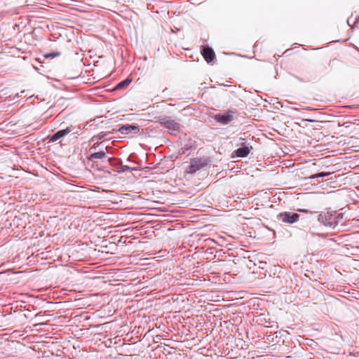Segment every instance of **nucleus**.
Returning a JSON list of instances; mask_svg holds the SVG:
<instances>
[{
    "instance_id": "nucleus-2",
    "label": "nucleus",
    "mask_w": 359,
    "mask_h": 359,
    "mask_svg": "<svg viewBox=\"0 0 359 359\" xmlns=\"http://www.w3.org/2000/svg\"><path fill=\"white\" fill-rule=\"evenodd\" d=\"M63 42L64 39L61 38H57L55 41L49 39L48 42L46 41V48H48V51L46 52V59H53L59 57L62 53Z\"/></svg>"
},
{
    "instance_id": "nucleus-7",
    "label": "nucleus",
    "mask_w": 359,
    "mask_h": 359,
    "mask_svg": "<svg viewBox=\"0 0 359 359\" xmlns=\"http://www.w3.org/2000/svg\"><path fill=\"white\" fill-rule=\"evenodd\" d=\"M214 118L217 122L222 125H226L233 120L234 112L229 111L224 114H217L215 115Z\"/></svg>"
},
{
    "instance_id": "nucleus-4",
    "label": "nucleus",
    "mask_w": 359,
    "mask_h": 359,
    "mask_svg": "<svg viewBox=\"0 0 359 359\" xmlns=\"http://www.w3.org/2000/svg\"><path fill=\"white\" fill-rule=\"evenodd\" d=\"M161 126L167 128L169 133L173 135H177L181 129V125L170 117L164 116L159 119Z\"/></svg>"
},
{
    "instance_id": "nucleus-14",
    "label": "nucleus",
    "mask_w": 359,
    "mask_h": 359,
    "mask_svg": "<svg viewBox=\"0 0 359 359\" xmlns=\"http://www.w3.org/2000/svg\"><path fill=\"white\" fill-rule=\"evenodd\" d=\"M330 175H331V172H318L317 174H314V175H311L309 179L310 180H313V179H316V178H318V177H327V176H329Z\"/></svg>"
},
{
    "instance_id": "nucleus-6",
    "label": "nucleus",
    "mask_w": 359,
    "mask_h": 359,
    "mask_svg": "<svg viewBox=\"0 0 359 359\" xmlns=\"http://www.w3.org/2000/svg\"><path fill=\"white\" fill-rule=\"evenodd\" d=\"M299 215L292 212H283L277 215V218L284 223L294 224L299 219Z\"/></svg>"
},
{
    "instance_id": "nucleus-19",
    "label": "nucleus",
    "mask_w": 359,
    "mask_h": 359,
    "mask_svg": "<svg viewBox=\"0 0 359 359\" xmlns=\"http://www.w3.org/2000/svg\"><path fill=\"white\" fill-rule=\"evenodd\" d=\"M33 67H34V69H35L36 70H37L38 72H39V71H40V68H39L36 65L34 64V65H33Z\"/></svg>"
},
{
    "instance_id": "nucleus-10",
    "label": "nucleus",
    "mask_w": 359,
    "mask_h": 359,
    "mask_svg": "<svg viewBox=\"0 0 359 359\" xmlns=\"http://www.w3.org/2000/svg\"><path fill=\"white\" fill-rule=\"evenodd\" d=\"M118 131L123 135L137 134L140 132V128L137 125H123L119 128Z\"/></svg>"
},
{
    "instance_id": "nucleus-13",
    "label": "nucleus",
    "mask_w": 359,
    "mask_h": 359,
    "mask_svg": "<svg viewBox=\"0 0 359 359\" xmlns=\"http://www.w3.org/2000/svg\"><path fill=\"white\" fill-rule=\"evenodd\" d=\"M131 81H132L131 79H129L122 81L121 82H120L119 83L117 84L116 89L119 90V89L126 88L129 86V84L131 83Z\"/></svg>"
},
{
    "instance_id": "nucleus-16",
    "label": "nucleus",
    "mask_w": 359,
    "mask_h": 359,
    "mask_svg": "<svg viewBox=\"0 0 359 359\" xmlns=\"http://www.w3.org/2000/svg\"><path fill=\"white\" fill-rule=\"evenodd\" d=\"M106 135H107L106 133H100L97 134V135H95L93 137V140H100L103 139L104 137H105Z\"/></svg>"
},
{
    "instance_id": "nucleus-8",
    "label": "nucleus",
    "mask_w": 359,
    "mask_h": 359,
    "mask_svg": "<svg viewBox=\"0 0 359 359\" xmlns=\"http://www.w3.org/2000/svg\"><path fill=\"white\" fill-rule=\"evenodd\" d=\"M204 165V163L202 161L201 159L199 158H194L192 159L190 165L187 168V172L188 173H194L197 170H199L201 169Z\"/></svg>"
},
{
    "instance_id": "nucleus-12",
    "label": "nucleus",
    "mask_w": 359,
    "mask_h": 359,
    "mask_svg": "<svg viewBox=\"0 0 359 359\" xmlns=\"http://www.w3.org/2000/svg\"><path fill=\"white\" fill-rule=\"evenodd\" d=\"M106 156V153L104 151H99V152H94L92 153L90 156L88 158V160H93V159H102Z\"/></svg>"
},
{
    "instance_id": "nucleus-20",
    "label": "nucleus",
    "mask_w": 359,
    "mask_h": 359,
    "mask_svg": "<svg viewBox=\"0 0 359 359\" xmlns=\"http://www.w3.org/2000/svg\"><path fill=\"white\" fill-rule=\"evenodd\" d=\"M100 144L99 143H95L93 144V146L90 148V150L93 149H95L97 146H98Z\"/></svg>"
},
{
    "instance_id": "nucleus-17",
    "label": "nucleus",
    "mask_w": 359,
    "mask_h": 359,
    "mask_svg": "<svg viewBox=\"0 0 359 359\" xmlns=\"http://www.w3.org/2000/svg\"><path fill=\"white\" fill-rule=\"evenodd\" d=\"M297 78L299 81H301L309 82V81H311V79H310V78H309V77H307V78H306V79H300V78H299V77H297Z\"/></svg>"
},
{
    "instance_id": "nucleus-5",
    "label": "nucleus",
    "mask_w": 359,
    "mask_h": 359,
    "mask_svg": "<svg viewBox=\"0 0 359 359\" xmlns=\"http://www.w3.org/2000/svg\"><path fill=\"white\" fill-rule=\"evenodd\" d=\"M238 141L237 146H238L239 148L233 151V157H246L252 149V147L247 139L240 137Z\"/></svg>"
},
{
    "instance_id": "nucleus-1",
    "label": "nucleus",
    "mask_w": 359,
    "mask_h": 359,
    "mask_svg": "<svg viewBox=\"0 0 359 359\" xmlns=\"http://www.w3.org/2000/svg\"><path fill=\"white\" fill-rule=\"evenodd\" d=\"M343 217V213L336 211L322 212L318 215V220L324 226L334 229L342 220Z\"/></svg>"
},
{
    "instance_id": "nucleus-21",
    "label": "nucleus",
    "mask_w": 359,
    "mask_h": 359,
    "mask_svg": "<svg viewBox=\"0 0 359 359\" xmlns=\"http://www.w3.org/2000/svg\"><path fill=\"white\" fill-rule=\"evenodd\" d=\"M47 303H48L50 306H52V305L53 304V302H48Z\"/></svg>"
},
{
    "instance_id": "nucleus-15",
    "label": "nucleus",
    "mask_w": 359,
    "mask_h": 359,
    "mask_svg": "<svg viewBox=\"0 0 359 359\" xmlns=\"http://www.w3.org/2000/svg\"><path fill=\"white\" fill-rule=\"evenodd\" d=\"M51 315H47L46 314V322L49 321L50 319H47V318H50ZM55 329L53 327V325H50L48 323H46V333L48 334L49 332H52Z\"/></svg>"
},
{
    "instance_id": "nucleus-22",
    "label": "nucleus",
    "mask_w": 359,
    "mask_h": 359,
    "mask_svg": "<svg viewBox=\"0 0 359 359\" xmlns=\"http://www.w3.org/2000/svg\"><path fill=\"white\" fill-rule=\"evenodd\" d=\"M36 61L38 63H42L41 62H39V59H36Z\"/></svg>"
},
{
    "instance_id": "nucleus-11",
    "label": "nucleus",
    "mask_w": 359,
    "mask_h": 359,
    "mask_svg": "<svg viewBox=\"0 0 359 359\" xmlns=\"http://www.w3.org/2000/svg\"><path fill=\"white\" fill-rule=\"evenodd\" d=\"M202 55L208 63L211 62L215 57V54L213 50L208 47H204L202 50Z\"/></svg>"
},
{
    "instance_id": "nucleus-9",
    "label": "nucleus",
    "mask_w": 359,
    "mask_h": 359,
    "mask_svg": "<svg viewBox=\"0 0 359 359\" xmlns=\"http://www.w3.org/2000/svg\"><path fill=\"white\" fill-rule=\"evenodd\" d=\"M72 131V126L67 127L66 129L60 130L56 132L55 134H53L52 136H48L46 137V139L49 138L50 142H56L57 140H60V138L65 137L68 133Z\"/></svg>"
},
{
    "instance_id": "nucleus-3",
    "label": "nucleus",
    "mask_w": 359,
    "mask_h": 359,
    "mask_svg": "<svg viewBox=\"0 0 359 359\" xmlns=\"http://www.w3.org/2000/svg\"><path fill=\"white\" fill-rule=\"evenodd\" d=\"M57 337L48 336V333H46V358H48L50 355L57 357L62 353L61 341H57Z\"/></svg>"
},
{
    "instance_id": "nucleus-23",
    "label": "nucleus",
    "mask_w": 359,
    "mask_h": 359,
    "mask_svg": "<svg viewBox=\"0 0 359 359\" xmlns=\"http://www.w3.org/2000/svg\"><path fill=\"white\" fill-rule=\"evenodd\" d=\"M349 20H350L349 19L347 20V23H348V25H350V24H349Z\"/></svg>"
},
{
    "instance_id": "nucleus-18",
    "label": "nucleus",
    "mask_w": 359,
    "mask_h": 359,
    "mask_svg": "<svg viewBox=\"0 0 359 359\" xmlns=\"http://www.w3.org/2000/svg\"><path fill=\"white\" fill-rule=\"evenodd\" d=\"M130 170V168L128 165H123L122 166V170L123 171H126V170Z\"/></svg>"
}]
</instances>
